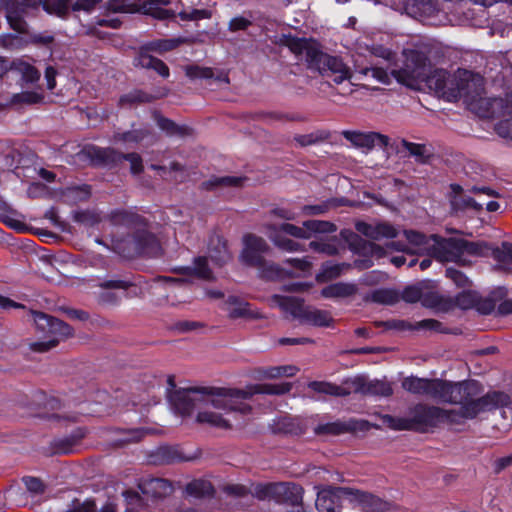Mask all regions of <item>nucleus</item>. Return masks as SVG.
I'll return each mask as SVG.
<instances>
[{"label":"nucleus","mask_w":512,"mask_h":512,"mask_svg":"<svg viewBox=\"0 0 512 512\" xmlns=\"http://www.w3.org/2000/svg\"><path fill=\"white\" fill-rule=\"evenodd\" d=\"M185 74L191 80L196 79H211L214 76L213 69L210 67H202L196 64L187 65L185 67Z\"/></svg>","instance_id":"obj_52"},{"label":"nucleus","mask_w":512,"mask_h":512,"mask_svg":"<svg viewBox=\"0 0 512 512\" xmlns=\"http://www.w3.org/2000/svg\"><path fill=\"white\" fill-rule=\"evenodd\" d=\"M442 408L438 406L417 403L410 407L409 415L415 432L424 433L439 426V414Z\"/></svg>","instance_id":"obj_10"},{"label":"nucleus","mask_w":512,"mask_h":512,"mask_svg":"<svg viewBox=\"0 0 512 512\" xmlns=\"http://www.w3.org/2000/svg\"><path fill=\"white\" fill-rule=\"evenodd\" d=\"M97 294V303L102 306H118L122 301V296L111 290L101 289Z\"/></svg>","instance_id":"obj_57"},{"label":"nucleus","mask_w":512,"mask_h":512,"mask_svg":"<svg viewBox=\"0 0 512 512\" xmlns=\"http://www.w3.org/2000/svg\"><path fill=\"white\" fill-rule=\"evenodd\" d=\"M307 232L310 233H333L337 230L334 223L323 220H307L303 222Z\"/></svg>","instance_id":"obj_48"},{"label":"nucleus","mask_w":512,"mask_h":512,"mask_svg":"<svg viewBox=\"0 0 512 512\" xmlns=\"http://www.w3.org/2000/svg\"><path fill=\"white\" fill-rule=\"evenodd\" d=\"M291 389L292 384L289 382L256 384L250 391L236 388L189 387L174 390L167 397L174 412L183 417L190 416L206 397H212L210 402L216 409L247 414L252 410L250 405L242 403L235 406L232 405V400L250 399L254 394L284 395Z\"/></svg>","instance_id":"obj_1"},{"label":"nucleus","mask_w":512,"mask_h":512,"mask_svg":"<svg viewBox=\"0 0 512 512\" xmlns=\"http://www.w3.org/2000/svg\"><path fill=\"white\" fill-rule=\"evenodd\" d=\"M133 65L135 67L153 70L163 78H168L170 76V69L167 64L163 60L152 55L137 53L133 59Z\"/></svg>","instance_id":"obj_32"},{"label":"nucleus","mask_w":512,"mask_h":512,"mask_svg":"<svg viewBox=\"0 0 512 512\" xmlns=\"http://www.w3.org/2000/svg\"><path fill=\"white\" fill-rule=\"evenodd\" d=\"M86 432L85 428L77 427L69 435L54 439L50 443L52 453L58 455L73 453L75 446L86 436Z\"/></svg>","instance_id":"obj_25"},{"label":"nucleus","mask_w":512,"mask_h":512,"mask_svg":"<svg viewBox=\"0 0 512 512\" xmlns=\"http://www.w3.org/2000/svg\"><path fill=\"white\" fill-rule=\"evenodd\" d=\"M178 16L182 21H196L211 18L212 12L208 9H192L190 12L180 11Z\"/></svg>","instance_id":"obj_60"},{"label":"nucleus","mask_w":512,"mask_h":512,"mask_svg":"<svg viewBox=\"0 0 512 512\" xmlns=\"http://www.w3.org/2000/svg\"><path fill=\"white\" fill-rule=\"evenodd\" d=\"M353 499L357 501L363 512H389L390 504L381 498L360 490H355Z\"/></svg>","instance_id":"obj_31"},{"label":"nucleus","mask_w":512,"mask_h":512,"mask_svg":"<svg viewBox=\"0 0 512 512\" xmlns=\"http://www.w3.org/2000/svg\"><path fill=\"white\" fill-rule=\"evenodd\" d=\"M427 78L421 81L428 88L446 96L448 99L472 98L473 82L466 77H451L450 73L441 68L431 67Z\"/></svg>","instance_id":"obj_6"},{"label":"nucleus","mask_w":512,"mask_h":512,"mask_svg":"<svg viewBox=\"0 0 512 512\" xmlns=\"http://www.w3.org/2000/svg\"><path fill=\"white\" fill-rule=\"evenodd\" d=\"M448 396L438 402L460 405L459 409H444L439 414V424L446 422L459 425L463 420L475 419L479 414L498 408L508 407L511 397L502 391H490L481 396L482 384L474 379L452 382Z\"/></svg>","instance_id":"obj_2"},{"label":"nucleus","mask_w":512,"mask_h":512,"mask_svg":"<svg viewBox=\"0 0 512 512\" xmlns=\"http://www.w3.org/2000/svg\"><path fill=\"white\" fill-rule=\"evenodd\" d=\"M43 99V94L36 91H23L12 96V102L17 104H38Z\"/></svg>","instance_id":"obj_55"},{"label":"nucleus","mask_w":512,"mask_h":512,"mask_svg":"<svg viewBox=\"0 0 512 512\" xmlns=\"http://www.w3.org/2000/svg\"><path fill=\"white\" fill-rule=\"evenodd\" d=\"M270 430L275 435L300 436L306 431L305 426L296 418L280 417L273 421Z\"/></svg>","instance_id":"obj_28"},{"label":"nucleus","mask_w":512,"mask_h":512,"mask_svg":"<svg viewBox=\"0 0 512 512\" xmlns=\"http://www.w3.org/2000/svg\"><path fill=\"white\" fill-rule=\"evenodd\" d=\"M345 384L357 394L364 396L389 397L393 394L392 386L385 380H369L365 376H356L345 381Z\"/></svg>","instance_id":"obj_11"},{"label":"nucleus","mask_w":512,"mask_h":512,"mask_svg":"<svg viewBox=\"0 0 512 512\" xmlns=\"http://www.w3.org/2000/svg\"><path fill=\"white\" fill-rule=\"evenodd\" d=\"M342 273V267L339 264L323 265L319 273L316 274L318 283H325L338 278Z\"/></svg>","instance_id":"obj_53"},{"label":"nucleus","mask_w":512,"mask_h":512,"mask_svg":"<svg viewBox=\"0 0 512 512\" xmlns=\"http://www.w3.org/2000/svg\"><path fill=\"white\" fill-rule=\"evenodd\" d=\"M334 319L326 310L311 308L307 306L302 323H308L316 327H330Z\"/></svg>","instance_id":"obj_35"},{"label":"nucleus","mask_w":512,"mask_h":512,"mask_svg":"<svg viewBox=\"0 0 512 512\" xmlns=\"http://www.w3.org/2000/svg\"><path fill=\"white\" fill-rule=\"evenodd\" d=\"M463 187L460 184H450L449 204L454 213L463 212L472 209L476 212L482 211L483 207L474 198L463 196Z\"/></svg>","instance_id":"obj_22"},{"label":"nucleus","mask_w":512,"mask_h":512,"mask_svg":"<svg viewBox=\"0 0 512 512\" xmlns=\"http://www.w3.org/2000/svg\"><path fill=\"white\" fill-rule=\"evenodd\" d=\"M273 301L281 310L302 322L307 308V306L304 305V299L294 296L274 295Z\"/></svg>","instance_id":"obj_29"},{"label":"nucleus","mask_w":512,"mask_h":512,"mask_svg":"<svg viewBox=\"0 0 512 512\" xmlns=\"http://www.w3.org/2000/svg\"><path fill=\"white\" fill-rule=\"evenodd\" d=\"M495 307L496 302L494 299L490 297H482L478 294L474 309H476L480 314L489 315L495 310Z\"/></svg>","instance_id":"obj_61"},{"label":"nucleus","mask_w":512,"mask_h":512,"mask_svg":"<svg viewBox=\"0 0 512 512\" xmlns=\"http://www.w3.org/2000/svg\"><path fill=\"white\" fill-rule=\"evenodd\" d=\"M268 229L271 232L273 231L274 234H276L278 232H284L290 236H293V237L299 238V239H309L310 238V233L307 232V230L304 226L299 227V226H296L291 223H282L279 226L268 225Z\"/></svg>","instance_id":"obj_43"},{"label":"nucleus","mask_w":512,"mask_h":512,"mask_svg":"<svg viewBox=\"0 0 512 512\" xmlns=\"http://www.w3.org/2000/svg\"><path fill=\"white\" fill-rule=\"evenodd\" d=\"M440 248L447 254L461 256L469 254L478 256L483 252L484 244L480 242L468 241L463 238H447L440 243Z\"/></svg>","instance_id":"obj_20"},{"label":"nucleus","mask_w":512,"mask_h":512,"mask_svg":"<svg viewBox=\"0 0 512 512\" xmlns=\"http://www.w3.org/2000/svg\"><path fill=\"white\" fill-rule=\"evenodd\" d=\"M246 177L238 176H213L200 185L202 190L213 191L219 187H240L246 181Z\"/></svg>","instance_id":"obj_34"},{"label":"nucleus","mask_w":512,"mask_h":512,"mask_svg":"<svg viewBox=\"0 0 512 512\" xmlns=\"http://www.w3.org/2000/svg\"><path fill=\"white\" fill-rule=\"evenodd\" d=\"M79 156L89 160L94 167L114 168L126 160L130 162V171L133 175H139L144 170L143 160L136 152L124 154L111 147L103 148L89 144L81 149Z\"/></svg>","instance_id":"obj_5"},{"label":"nucleus","mask_w":512,"mask_h":512,"mask_svg":"<svg viewBox=\"0 0 512 512\" xmlns=\"http://www.w3.org/2000/svg\"><path fill=\"white\" fill-rule=\"evenodd\" d=\"M402 146L411 156H414L419 163L424 164L428 162L430 155L427 153L425 144L413 143L403 139Z\"/></svg>","instance_id":"obj_47"},{"label":"nucleus","mask_w":512,"mask_h":512,"mask_svg":"<svg viewBox=\"0 0 512 512\" xmlns=\"http://www.w3.org/2000/svg\"><path fill=\"white\" fill-rule=\"evenodd\" d=\"M185 492L188 496L202 499L212 497L215 494V489L208 480L194 479L186 485Z\"/></svg>","instance_id":"obj_36"},{"label":"nucleus","mask_w":512,"mask_h":512,"mask_svg":"<svg viewBox=\"0 0 512 512\" xmlns=\"http://www.w3.org/2000/svg\"><path fill=\"white\" fill-rule=\"evenodd\" d=\"M167 90H158L156 94L148 93L142 89H133L119 98L120 106H133L137 104L151 103L167 95Z\"/></svg>","instance_id":"obj_30"},{"label":"nucleus","mask_w":512,"mask_h":512,"mask_svg":"<svg viewBox=\"0 0 512 512\" xmlns=\"http://www.w3.org/2000/svg\"><path fill=\"white\" fill-rule=\"evenodd\" d=\"M308 387L317 392L332 396H347L350 392L345 388L323 381H312L308 384Z\"/></svg>","instance_id":"obj_40"},{"label":"nucleus","mask_w":512,"mask_h":512,"mask_svg":"<svg viewBox=\"0 0 512 512\" xmlns=\"http://www.w3.org/2000/svg\"><path fill=\"white\" fill-rule=\"evenodd\" d=\"M384 423L392 430L395 431H414L411 422V418L409 417H396L392 415H385L383 417Z\"/></svg>","instance_id":"obj_45"},{"label":"nucleus","mask_w":512,"mask_h":512,"mask_svg":"<svg viewBox=\"0 0 512 512\" xmlns=\"http://www.w3.org/2000/svg\"><path fill=\"white\" fill-rule=\"evenodd\" d=\"M208 254L211 261L219 267L227 264L232 258V255L228 249L227 240L220 235H213L210 237L208 244Z\"/></svg>","instance_id":"obj_27"},{"label":"nucleus","mask_w":512,"mask_h":512,"mask_svg":"<svg viewBox=\"0 0 512 512\" xmlns=\"http://www.w3.org/2000/svg\"><path fill=\"white\" fill-rule=\"evenodd\" d=\"M386 329L397 330V331H431L441 334H450L451 330L444 326L442 322L436 319H423L415 323H411L407 320H388L382 323Z\"/></svg>","instance_id":"obj_13"},{"label":"nucleus","mask_w":512,"mask_h":512,"mask_svg":"<svg viewBox=\"0 0 512 512\" xmlns=\"http://www.w3.org/2000/svg\"><path fill=\"white\" fill-rule=\"evenodd\" d=\"M19 71L21 73V79L26 84H34L40 79L39 70L26 62L19 65Z\"/></svg>","instance_id":"obj_56"},{"label":"nucleus","mask_w":512,"mask_h":512,"mask_svg":"<svg viewBox=\"0 0 512 512\" xmlns=\"http://www.w3.org/2000/svg\"><path fill=\"white\" fill-rule=\"evenodd\" d=\"M343 136L354 146L371 149L375 146L385 148L389 145V137L378 132L343 131Z\"/></svg>","instance_id":"obj_19"},{"label":"nucleus","mask_w":512,"mask_h":512,"mask_svg":"<svg viewBox=\"0 0 512 512\" xmlns=\"http://www.w3.org/2000/svg\"><path fill=\"white\" fill-rule=\"evenodd\" d=\"M298 371L299 369L294 365L274 366L265 369L263 371V376L269 379L279 378L282 376L292 377Z\"/></svg>","instance_id":"obj_50"},{"label":"nucleus","mask_w":512,"mask_h":512,"mask_svg":"<svg viewBox=\"0 0 512 512\" xmlns=\"http://www.w3.org/2000/svg\"><path fill=\"white\" fill-rule=\"evenodd\" d=\"M156 123L158 127L168 136H184L187 134L188 128L186 126L178 125L176 122L167 117L161 115L157 116Z\"/></svg>","instance_id":"obj_42"},{"label":"nucleus","mask_w":512,"mask_h":512,"mask_svg":"<svg viewBox=\"0 0 512 512\" xmlns=\"http://www.w3.org/2000/svg\"><path fill=\"white\" fill-rule=\"evenodd\" d=\"M242 241L243 248L239 260L247 267L256 268L261 279L278 280L288 275L284 268L266 260L265 255L270 252V246L264 238L247 233L243 236Z\"/></svg>","instance_id":"obj_3"},{"label":"nucleus","mask_w":512,"mask_h":512,"mask_svg":"<svg viewBox=\"0 0 512 512\" xmlns=\"http://www.w3.org/2000/svg\"><path fill=\"white\" fill-rule=\"evenodd\" d=\"M179 44L180 40L176 38L153 40L141 45L138 53H144L146 55H150V52L164 53L174 50Z\"/></svg>","instance_id":"obj_37"},{"label":"nucleus","mask_w":512,"mask_h":512,"mask_svg":"<svg viewBox=\"0 0 512 512\" xmlns=\"http://www.w3.org/2000/svg\"><path fill=\"white\" fill-rule=\"evenodd\" d=\"M370 423L367 420H358L350 418L347 421L336 420L334 422L320 423L314 428V433L318 436L333 435L339 436L346 433H355L357 431H368Z\"/></svg>","instance_id":"obj_12"},{"label":"nucleus","mask_w":512,"mask_h":512,"mask_svg":"<svg viewBox=\"0 0 512 512\" xmlns=\"http://www.w3.org/2000/svg\"><path fill=\"white\" fill-rule=\"evenodd\" d=\"M6 17L10 27L14 31L21 34L27 32L28 24L19 10L13 8L8 9Z\"/></svg>","instance_id":"obj_46"},{"label":"nucleus","mask_w":512,"mask_h":512,"mask_svg":"<svg viewBox=\"0 0 512 512\" xmlns=\"http://www.w3.org/2000/svg\"><path fill=\"white\" fill-rule=\"evenodd\" d=\"M138 487L142 494L155 499L164 498L173 492L171 482L164 478L142 479Z\"/></svg>","instance_id":"obj_26"},{"label":"nucleus","mask_w":512,"mask_h":512,"mask_svg":"<svg viewBox=\"0 0 512 512\" xmlns=\"http://www.w3.org/2000/svg\"><path fill=\"white\" fill-rule=\"evenodd\" d=\"M432 49V44L425 42H419L413 48L404 49L403 66L393 69L391 75L397 82L407 87L414 88L421 85V81L427 78V72L433 66L430 60Z\"/></svg>","instance_id":"obj_4"},{"label":"nucleus","mask_w":512,"mask_h":512,"mask_svg":"<svg viewBox=\"0 0 512 512\" xmlns=\"http://www.w3.org/2000/svg\"><path fill=\"white\" fill-rule=\"evenodd\" d=\"M370 299L374 303L393 305L399 300L398 293L393 289H376L371 293Z\"/></svg>","instance_id":"obj_44"},{"label":"nucleus","mask_w":512,"mask_h":512,"mask_svg":"<svg viewBox=\"0 0 512 512\" xmlns=\"http://www.w3.org/2000/svg\"><path fill=\"white\" fill-rule=\"evenodd\" d=\"M354 489L343 487H328L318 492L315 501L316 509L319 512H338L342 495H352Z\"/></svg>","instance_id":"obj_17"},{"label":"nucleus","mask_w":512,"mask_h":512,"mask_svg":"<svg viewBox=\"0 0 512 512\" xmlns=\"http://www.w3.org/2000/svg\"><path fill=\"white\" fill-rule=\"evenodd\" d=\"M42 9L49 15L66 20L70 15L69 0H44Z\"/></svg>","instance_id":"obj_39"},{"label":"nucleus","mask_w":512,"mask_h":512,"mask_svg":"<svg viewBox=\"0 0 512 512\" xmlns=\"http://www.w3.org/2000/svg\"><path fill=\"white\" fill-rule=\"evenodd\" d=\"M142 276L133 277L132 279H107L103 280L98 284L100 289L123 290V296L125 298L140 297L142 295Z\"/></svg>","instance_id":"obj_21"},{"label":"nucleus","mask_w":512,"mask_h":512,"mask_svg":"<svg viewBox=\"0 0 512 512\" xmlns=\"http://www.w3.org/2000/svg\"><path fill=\"white\" fill-rule=\"evenodd\" d=\"M357 293V286L353 283L336 282L322 288L320 294L326 299L348 298Z\"/></svg>","instance_id":"obj_33"},{"label":"nucleus","mask_w":512,"mask_h":512,"mask_svg":"<svg viewBox=\"0 0 512 512\" xmlns=\"http://www.w3.org/2000/svg\"><path fill=\"white\" fill-rule=\"evenodd\" d=\"M34 323L39 331L49 337L48 340L31 343L30 349L34 352H47L61 340L73 335V328L69 324L44 312H34Z\"/></svg>","instance_id":"obj_7"},{"label":"nucleus","mask_w":512,"mask_h":512,"mask_svg":"<svg viewBox=\"0 0 512 512\" xmlns=\"http://www.w3.org/2000/svg\"><path fill=\"white\" fill-rule=\"evenodd\" d=\"M478 294V292L473 290H463L454 297V303H456V307L462 310L473 309Z\"/></svg>","instance_id":"obj_49"},{"label":"nucleus","mask_w":512,"mask_h":512,"mask_svg":"<svg viewBox=\"0 0 512 512\" xmlns=\"http://www.w3.org/2000/svg\"><path fill=\"white\" fill-rule=\"evenodd\" d=\"M182 272L186 275L196 276L197 278L210 280L212 278V270L208 265V259L205 256L195 257L193 266H186L181 268Z\"/></svg>","instance_id":"obj_38"},{"label":"nucleus","mask_w":512,"mask_h":512,"mask_svg":"<svg viewBox=\"0 0 512 512\" xmlns=\"http://www.w3.org/2000/svg\"><path fill=\"white\" fill-rule=\"evenodd\" d=\"M340 235L348 244L349 249L355 254L366 257L377 256L379 258L385 255V250L382 246L363 239L358 233L350 229H343Z\"/></svg>","instance_id":"obj_15"},{"label":"nucleus","mask_w":512,"mask_h":512,"mask_svg":"<svg viewBox=\"0 0 512 512\" xmlns=\"http://www.w3.org/2000/svg\"><path fill=\"white\" fill-rule=\"evenodd\" d=\"M132 242L136 254L140 256L156 257L162 251L159 239L147 227L133 231Z\"/></svg>","instance_id":"obj_16"},{"label":"nucleus","mask_w":512,"mask_h":512,"mask_svg":"<svg viewBox=\"0 0 512 512\" xmlns=\"http://www.w3.org/2000/svg\"><path fill=\"white\" fill-rule=\"evenodd\" d=\"M340 235L348 244L349 249L355 254L366 257L377 256L379 258L385 255V250L382 246L363 239L358 233L350 229H343Z\"/></svg>","instance_id":"obj_14"},{"label":"nucleus","mask_w":512,"mask_h":512,"mask_svg":"<svg viewBox=\"0 0 512 512\" xmlns=\"http://www.w3.org/2000/svg\"><path fill=\"white\" fill-rule=\"evenodd\" d=\"M109 220L113 225L124 226L136 231L148 227V220L142 215L127 209H115L111 211Z\"/></svg>","instance_id":"obj_23"},{"label":"nucleus","mask_w":512,"mask_h":512,"mask_svg":"<svg viewBox=\"0 0 512 512\" xmlns=\"http://www.w3.org/2000/svg\"><path fill=\"white\" fill-rule=\"evenodd\" d=\"M397 234L395 227L389 223L382 222L375 225L374 240H379L381 238L392 239L395 238Z\"/></svg>","instance_id":"obj_62"},{"label":"nucleus","mask_w":512,"mask_h":512,"mask_svg":"<svg viewBox=\"0 0 512 512\" xmlns=\"http://www.w3.org/2000/svg\"><path fill=\"white\" fill-rule=\"evenodd\" d=\"M325 60L323 66L318 71L321 75L330 77L336 84H340L350 78L349 68L339 57L327 54Z\"/></svg>","instance_id":"obj_24"},{"label":"nucleus","mask_w":512,"mask_h":512,"mask_svg":"<svg viewBox=\"0 0 512 512\" xmlns=\"http://www.w3.org/2000/svg\"><path fill=\"white\" fill-rule=\"evenodd\" d=\"M423 295V290L420 286L409 285L403 289L401 298L407 303H416L418 301L422 302Z\"/></svg>","instance_id":"obj_58"},{"label":"nucleus","mask_w":512,"mask_h":512,"mask_svg":"<svg viewBox=\"0 0 512 512\" xmlns=\"http://www.w3.org/2000/svg\"><path fill=\"white\" fill-rule=\"evenodd\" d=\"M451 381L439 378H421L408 376L402 380V388L414 395L427 396L433 400L448 396Z\"/></svg>","instance_id":"obj_9"},{"label":"nucleus","mask_w":512,"mask_h":512,"mask_svg":"<svg viewBox=\"0 0 512 512\" xmlns=\"http://www.w3.org/2000/svg\"><path fill=\"white\" fill-rule=\"evenodd\" d=\"M445 275L447 278L452 280L458 287H467L470 285V281L468 277L461 271L456 268H447L445 271Z\"/></svg>","instance_id":"obj_64"},{"label":"nucleus","mask_w":512,"mask_h":512,"mask_svg":"<svg viewBox=\"0 0 512 512\" xmlns=\"http://www.w3.org/2000/svg\"><path fill=\"white\" fill-rule=\"evenodd\" d=\"M310 248L318 253H323L329 256L336 255L338 248L334 243L326 241H311L309 244Z\"/></svg>","instance_id":"obj_63"},{"label":"nucleus","mask_w":512,"mask_h":512,"mask_svg":"<svg viewBox=\"0 0 512 512\" xmlns=\"http://www.w3.org/2000/svg\"><path fill=\"white\" fill-rule=\"evenodd\" d=\"M270 239L273 241V243L280 249L288 251V252H294L303 250L302 245L292 239L286 238L279 233L276 234H270Z\"/></svg>","instance_id":"obj_54"},{"label":"nucleus","mask_w":512,"mask_h":512,"mask_svg":"<svg viewBox=\"0 0 512 512\" xmlns=\"http://www.w3.org/2000/svg\"><path fill=\"white\" fill-rule=\"evenodd\" d=\"M194 457L185 455L178 445H162L152 451L149 462L154 465H169L180 462H188Z\"/></svg>","instance_id":"obj_18"},{"label":"nucleus","mask_w":512,"mask_h":512,"mask_svg":"<svg viewBox=\"0 0 512 512\" xmlns=\"http://www.w3.org/2000/svg\"><path fill=\"white\" fill-rule=\"evenodd\" d=\"M281 44L288 47L296 56L304 55L307 67L311 70L319 71L327 56V53L321 50L320 44L307 38L297 36L283 35Z\"/></svg>","instance_id":"obj_8"},{"label":"nucleus","mask_w":512,"mask_h":512,"mask_svg":"<svg viewBox=\"0 0 512 512\" xmlns=\"http://www.w3.org/2000/svg\"><path fill=\"white\" fill-rule=\"evenodd\" d=\"M15 215L0 213V221L7 227L15 230L18 233H24L28 230V226L19 219L15 218Z\"/></svg>","instance_id":"obj_59"},{"label":"nucleus","mask_w":512,"mask_h":512,"mask_svg":"<svg viewBox=\"0 0 512 512\" xmlns=\"http://www.w3.org/2000/svg\"><path fill=\"white\" fill-rule=\"evenodd\" d=\"M196 420L198 423H206L212 427L228 429L231 427L228 420L216 412L202 411L197 414Z\"/></svg>","instance_id":"obj_41"},{"label":"nucleus","mask_w":512,"mask_h":512,"mask_svg":"<svg viewBox=\"0 0 512 512\" xmlns=\"http://www.w3.org/2000/svg\"><path fill=\"white\" fill-rule=\"evenodd\" d=\"M327 138L328 133L324 131H317L309 134L296 135L294 140L299 146L306 147L325 141Z\"/></svg>","instance_id":"obj_51"}]
</instances>
